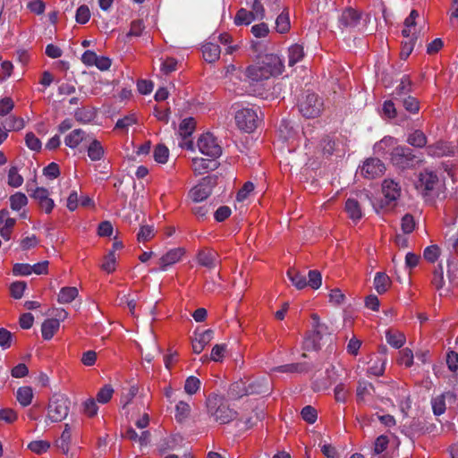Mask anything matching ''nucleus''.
Wrapping results in <instances>:
<instances>
[{
	"mask_svg": "<svg viewBox=\"0 0 458 458\" xmlns=\"http://www.w3.org/2000/svg\"><path fill=\"white\" fill-rule=\"evenodd\" d=\"M199 151L208 157L216 159L222 153V148L213 134L207 132L199 136L197 141Z\"/></svg>",
	"mask_w": 458,
	"mask_h": 458,
	"instance_id": "10",
	"label": "nucleus"
},
{
	"mask_svg": "<svg viewBox=\"0 0 458 458\" xmlns=\"http://www.w3.org/2000/svg\"><path fill=\"white\" fill-rule=\"evenodd\" d=\"M31 197L38 203L40 208L46 212L50 213L55 206L54 200L49 198V192L46 188L38 187L31 193Z\"/></svg>",
	"mask_w": 458,
	"mask_h": 458,
	"instance_id": "17",
	"label": "nucleus"
},
{
	"mask_svg": "<svg viewBox=\"0 0 458 458\" xmlns=\"http://www.w3.org/2000/svg\"><path fill=\"white\" fill-rule=\"evenodd\" d=\"M198 263L207 268L212 269L219 263L218 254L211 249H203L198 252Z\"/></svg>",
	"mask_w": 458,
	"mask_h": 458,
	"instance_id": "18",
	"label": "nucleus"
},
{
	"mask_svg": "<svg viewBox=\"0 0 458 458\" xmlns=\"http://www.w3.org/2000/svg\"><path fill=\"white\" fill-rule=\"evenodd\" d=\"M216 159L193 157L191 168L196 174H203L216 168Z\"/></svg>",
	"mask_w": 458,
	"mask_h": 458,
	"instance_id": "19",
	"label": "nucleus"
},
{
	"mask_svg": "<svg viewBox=\"0 0 458 458\" xmlns=\"http://www.w3.org/2000/svg\"><path fill=\"white\" fill-rule=\"evenodd\" d=\"M272 370L281 373L302 372L305 370V367L300 363H292L276 367Z\"/></svg>",
	"mask_w": 458,
	"mask_h": 458,
	"instance_id": "48",
	"label": "nucleus"
},
{
	"mask_svg": "<svg viewBox=\"0 0 458 458\" xmlns=\"http://www.w3.org/2000/svg\"><path fill=\"white\" fill-rule=\"evenodd\" d=\"M391 284L390 277L384 272H377L374 277V288L377 293L382 294L387 291Z\"/></svg>",
	"mask_w": 458,
	"mask_h": 458,
	"instance_id": "31",
	"label": "nucleus"
},
{
	"mask_svg": "<svg viewBox=\"0 0 458 458\" xmlns=\"http://www.w3.org/2000/svg\"><path fill=\"white\" fill-rule=\"evenodd\" d=\"M322 108V100L314 93H307L299 104L300 112L307 118H315L318 116Z\"/></svg>",
	"mask_w": 458,
	"mask_h": 458,
	"instance_id": "9",
	"label": "nucleus"
},
{
	"mask_svg": "<svg viewBox=\"0 0 458 458\" xmlns=\"http://www.w3.org/2000/svg\"><path fill=\"white\" fill-rule=\"evenodd\" d=\"M269 389V383L266 377L256 378L248 382H237L231 387V391L239 396L267 394Z\"/></svg>",
	"mask_w": 458,
	"mask_h": 458,
	"instance_id": "6",
	"label": "nucleus"
},
{
	"mask_svg": "<svg viewBox=\"0 0 458 458\" xmlns=\"http://www.w3.org/2000/svg\"><path fill=\"white\" fill-rule=\"evenodd\" d=\"M191 407L189 403L179 401L175 405L174 418L179 423H184L190 419Z\"/></svg>",
	"mask_w": 458,
	"mask_h": 458,
	"instance_id": "27",
	"label": "nucleus"
},
{
	"mask_svg": "<svg viewBox=\"0 0 458 458\" xmlns=\"http://www.w3.org/2000/svg\"><path fill=\"white\" fill-rule=\"evenodd\" d=\"M246 76L251 81H261L271 77V73H267L263 68L261 62L250 65L246 70Z\"/></svg>",
	"mask_w": 458,
	"mask_h": 458,
	"instance_id": "21",
	"label": "nucleus"
},
{
	"mask_svg": "<svg viewBox=\"0 0 458 458\" xmlns=\"http://www.w3.org/2000/svg\"><path fill=\"white\" fill-rule=\"evenodd\" d=\"M213 338V331L207 329L202 333L199 334L192 340V350L195 353H200L206 345H208Z\"/></svg>",
	"mask_w": 458,
	"mask_h": 458,
	"instance_id": "23",
	"label": "nucleus"
},
{
	"mask_svg": "<svg viewBox=\"0 0 458 458\" xmlns=\"http://www.w3.org/2000/svg\"><path fill=\"white\" fill-rule=\"evenodd\" d=\"M290 18L287 12L280 13L276 20V29L279 33H285L290 30Z\"/></svg>",
	"mask_w": 458,
	"mask_h": 458,
	"instance_id": "42",
	"label": "nucleus"
},
{
	"mask_svg": "<svg viewBox=\"0 0 458 458\" xmlns=\"http://www.w3.org/2000/svg\"><path fill=\"white\" fill-rule=\"evenodd\" d=\"M301 418L310 424H313L318 418V412L316 409L310 405H307L302 408L301 411Z\"/></svg>",
	"mask_w": 458,
	"mask_h": 458,
	"instance_id": "53",
	"label": "nucleus"
},
{
	"mask_svg": "<svg viewBox=\"0 0 458 458\" xmlns=\"http://www.w3.org/2000/svg\"><path fill=\"white\" fill-rule=\"evenodd\" d=\"M83 412L89 416L93 417L98 413V407L96 403L95 399L89 398L82 403Z\"/></svg>",
	"mask_w": 458,
	"mask_h": 458,
	"instance_id": "60",
	"label": "nucleus"
},
{
	"mask_svg": "<svg viewBox=\"0 0 458 458\" xmlns=\"http://www.w3.org/2000/svg\"><path fill=\"white\" fill-rule=\"evenodd\" d=\"M385 165L377 158L367 159L361 168V174L369 179H373L382 175L385 172Z\"/></svg>",
	"mask_w": 458,
	"mask_h": 458,
	"instance_id": "15",
	"label": "nucleus"
},
{
	"mask_svg": "<svg viewBox=\"0 0 458 458\" xmlns=\"http://www.w3.org/2000/svg\"><path fill=\"white\" fill-rule=\"evenodd\" d=\"M25 143L26 146L33 150V151H38L41 149L42 144L40 140L35 136L34 133L29 132L25 136Z\"/></svg>",
	"mask_w": 458,
	"mask_h": 458,
	"instance_id": "58",
	"label": "nucleus"
},
{
	"mask_svg": "<svg viewBox=\"0 0 458 458\" xmlns=\"http://www.w3.org/2000/svg\"><path fill=\"white\" fill-rule=\"evenodd\" d=\"M309 281L308 285L313 290H318L322 284V276L318 270H310L308 273Z\"/></svg>",
	"mask_w": 458,
	"mask_h": 458,
	"instance_id": "49",
	"label": "nucleus"
},
{
	"mask_svg": "<svg viewBox=\"0 0 458 458\" xmlns=\"http://www.w3.org/2000/svg\"><path fill=\"white\" fill-rule=\"evenodd\" d=\"M445 185V182L438 174L429 169H425L418 175L415 182L416 189L424 196H438Z\"/></svg>",
	"mask_w": 458,
	"mask_h": 458,
	"instance_id": "3",
	"label": "nucleus"
},
{
	"mask_svg": "<svg viewBox=\"0 0 458 458\" xmlns=\"http://www.w3.org/2000/svg\"><path fill=\"white\" fill-rule=\"evenodd\" d=\"M407 142L415 148H423L427 144V138L420 131H414L408 136Z\"/></svg>",
	"mask_w": 458,
	"mask_h": 458,
	"instance_id": "41",
	"label": "nucleus"
},
{
	"mask_svg": "<svg viewBox=\"0 0 458 458\" xmlns=\"http://www.w3.org/2000/svg\"><path fill=\"white\" fill-rule=\"evenodd\" d=\"M16 397L19 403L21 406L26 407L30 405L32 402L33 390L30 386L19 387L16 393Z\"/></svg>",
	"mask_w": 458,
	"mask_h": 458,
	"instance_id": "37",
	"label": "nucleus"
},
{
	"mask_svg": "<svg viewBox=\"0 0 458 458\" xmlns=\"http://www.w3.org/2000/svg\"><path fill=\"white\" fill-rule=\"evenodd\" d=\"M370 19L369 14H362L352 8H348L339 17V27L342 30L357 29L360 31L365 32Z\"/></svg>",
	"mask_w": 458,
	"mask_h": 458,
	"instance_id": "5",
	"label": "nucleus"
},
{
	"mask_svg": "<svg viewBox=\"0 0 458 458\" xmlns=\"http://www.w3.org/2000/svg\"><path fill=\"white\" fill-rule=\"evenodd\" d=\"M88 141L89 142V145L88 147L87 152L90 160H101L104 157L105 150L100 141L96 139L89 140Z\"/></svg>",
	"mask_w": 458,
	"mask_h": 458,
	"instance_id": "29",
	"label": "nucleus"
},
{
	"mask_svg": "<svg viewBox=\"0 0 458 458\" xmlns=\"http://www.w3.org/2000/svg\"><path fill=\"white\" fill-rule=\"evenodd\" d=\"M386 339L388 344L395 349H400L406 341L405 335L399 331L387 330Z\"/></svg>",
	"mask_w": 458,
	"mask_h": 458,
	"instance_id": "35",
	"label": "nucleus"
},
{
	"mask_svg": "<svg viewBox=\"0 0 458 458\" xmlns=\"http://www.w3.org/2000/svg\"><path fill=\"white\" fill-rule=\"evenodd\" d=\"M220 47L213 42H207L202 46V55L206 62L214 63L220 57Z\"/></svg>",
	"mask_w": 458,
	"mask_h": 458,
	"instance_id": "25",
	"label": "nucleus"
},
{
	"mask_svg": "<svg viewBox=\"0 0 458 458\" xmlns=\"http://www.w3.org/2000/svg\"><path fill=\"white\" fill-rule=\"evenodd\" d=\"M25 126V122L21 117L9 116L4 120V127L8 131H20Z\"/></svg>",
	"mask_w": 458,
	"mask_h": 458,
	"instance_id": "43",
	"label": "nucleus"
},
{
	"mask_svg": "<svg viewBox=\"0 0 458 458\" xmlns=\"http://www.w3.org/2000/svg\"><path fill=\"white\" fill-rule=\"evenodd\" d=\"M79 294V291L76 287L66 286L61 288L57 301L61 304H67L74 301Z\"/></svg>",
	"mask_w": 458,
	"mask_h": 458,
	"instance_id": "34",
	"label": "nucleus"
},
{
	"mask_svg": "<svg viewBox=\"0 0 458 458\" xmlns=\"http://www.w3.org/2000/svg\"><path fill=\"white\" fill-rule=\"evenodd\" d=\"M440 255V250L437 245L428 246L423 252V257L428 262H435Z\"/></svg>",
	"mask_w": 458,
	"mask_h": 458,
	"instance_id": "57",
	"label": "nucleus"
},
{
	"mask_svg": "<svg viewBox=\"0 0 458 458\" xmlns=\"http://www.w3.org/2000/svg\"><path fill=\"white\" fill-rule=\"evenodd\" d=\"M259 116L257 109L243 107L235 114V122L238 128L245 132L253 131L258 124Z\"/></svg>",
	"mask_w": 458,
	"mask_h": 458,
	"instance_id": "8",
	"label": "nucleus"
},
{
	"mask_svg": "<svg viewBox=\"0 0 458 458\" xmlns=\"http://www.w3.org/2000/svg\"><path fill=\"white\" fill-rule=\"evenodd\" d=\"M72 439V433L69 424L64 425V429L60 437V438L56 441L57 447L64 453L67 454L70 448V443Z\"/></svg>",
	"mask_w": 458,
	"mask_h": 458,
	"instance_id": "38",
	"label": "nucleus"
},
{
	"mask_svg": "<svg viewBox=\"0 0 458 458\" xmlns=\"http://www.w3.org/2000/svg\"><path fill=\"white\" fill-rule=\"evenodd\" d=\"M89 135L81 129L72 130L64 138L65 145L70 148H77L81 142L88 140Z\"/></svg>",
	"mask_w": 458,
	"mask_h": 458,
	"instance_id": "22",
	"label": "nucleus"
},
{
	"mask_svg": "<svg viewBox=\"0 0 458 458\" xmlns=\"http://www.w3.org/2000/svg\"><path fill=\"white\" fill-rule=\"evenodd\" d=\"M113 394V387L110 385H106L97 394V401L99 403H106L111 400Z\"/></svg>",
	"mask_w": 458,
	"mask_h": 458,
	"instance_id": "51",
	"label": "nucleus"
},
{
	"mask_svg": "<svg viewBox=\"0 0 458 458\" xmlns=\"http://www.w3.org/2000/svg\"><path fill=\"white\" fill-rule=\"evenodd\" d=\"M89 18H90L89 8L85 4L81 5L76 11V14H75L76 21L80 24H85L89 21Z\"/></svg>",
	"mask_w": 458,
	"mask_h": 458,
	"instance_id": "54",
	"label": "nucleus"
},
{
	"mask_svg": "<svg viewBox=\"0 0 458 458\" xmlns=\"http://www.w3.org/2000/svg\"><path fill=\"white\" fill-rule=\"evenodd\" d=\"M214 184V178L209 176L202 178L197 185L191 189L190 199L196 203L205 200L211 194Z\"/></svg>",
	"mask_w": 458,
	"mask_h": 458,
	"instance_id": "12",
	"label": "nucleus"
},
{
	"mask_svg": "<svg viewBox=\"0 0 458 458\" xmlns=\"http://www.w3.org/2000/svg\"><path fill=\"white\" fill-rule=\"evenodd\" d=\"M60 327V321L57 318H48L41 326L42 337L50 340Z\"/></svg>",
	"mask_w": 458,
	"mask_h": 458,
	"instance_id": "28",
	"label": "nucleus"
},
{
	"mask_svg": "<svg viewBox=\"0 0 458 458\" xmlns=\"http://www.w3.org/2000/svg\"><path fill=\"white\" fill-rule=\"evenodd\" d=\"M396 143L394 138L386 136L383 138L379 142L375 145V150L379 153H385L387 151V148L393 147Z\"/></svg>",
	"mask_w": 458,
	"mask_h": 458,
	"instance_id": "63",
	"label": "nucleus"
},
{
	"mask_svg": "<svg viewBox=\"0 0 458 458\" xmlns=\"http://www.w3.org/2000/svg\"><path fill=\"white\" fill-rule=\"evenodd\" d=\"M372 390H374L372 384L369 382H359L356 389L358 401L365 402L366 397L371 394Z\"/></svg>",
	"mask_w": 458,
	"mask_h": 458,
	"instance_id": "44",
	"label": "nucleus"
},
{
	"mask_svg": "<svg viewBox=\"0 0 458 458\" xmlns=\"http://www.w3.org/2000/svg\"><path fill=\"white\" fill-rule=\"evenodd\" d=\"M287 277L292 282L293 285L298 290H302L308 286L305 275L301 274L295 268H290L287 271Z\"/></svg>",
	"mask_w": 458,
	"mask_h": 458,
	"instance_id": "32",
	"label": "nucleus"
},
{
	"mask_svg": "<svg viewBox=\"0 0 458 458\" xmlns=\"http://www.w3.org/2000/svg\"><path fill=\"white\" fill-rule=\"evenodd\" d=\"M28 204V198L22 192H16L10 197V207L14 211H19Z\"/></svg>",
	"mask_w": 458,
	"mask_h": 458,
	"instance_id": "39",
	"label": "nucleus"
},
{
	"mask_svg": "<svg viewBox=\"0 0 458 458\" xmlns=\"http://www.w3.org/2000/svg\"><path fill=\"white\" fill-rule=\"evenodd\" d=\"M386 360L382 357H376L369 362L368 372L373 376H382L386 369Z\"/></svg>",
	"mask_w": 458,
	"mask_h": 458,
	"instance_id": "36",
	"label": "nucleus"
},
{
	"mask_svg": "<svg viewBox=\"0 0 458 458\" xmlns=\"http://www.w3.org/2000/svg\"><path fill=\"white\" fill-rule=\"evenodd\" d=\"M383 199H371V205L377 214H381L395 205L401 195V187L394 180L386 179L382 184Z\"/></svg>",
	"mask_w": 458,
	"mask_h": 458,
	"instance_id": "1",
	"label": "nucleus"
},
{
	"mask_svg": "<svg viewBox=\"0 0 458 458\" xmlns=\"http://www.w3.org/2000/svg\"><path fill=\"white\" fill-rule=\"evenodd\" d=\"M186 250L183 247L169 249L158 259V270L166 271L172 266L180 262L185 256Z\"/></svg>",
	"mask_w": 458,
	"mask_h": 458,
	"instance_id": "13",
	"label": "nucleus"
},
{
	"mask_svg": "<svg viewBox=\"0 0 458 458\" xmlns=\"http://www.w3.org/2000/svg\"><path fill=\"white\" fill-rule=\"evenodd\" d=\"M206 404L208 415L220 424L229 423L236 417V412L228 406L225 398L218 394H210Z\"/></svg>",
	"mask_w": 458,
	"mask_h": 458,
	"instance_id": "2",
	"label": "nucleus"
},
{
	"mask_svg": "<svg viewBox=\"0 0 458 458\" xmlns=\"http://www.w3.org/2000/svg\"><path fill=\"white\" fill-rule=\"evenodd\" d=\"M169 150L165 145H157L154 150V159L159 164L167 162Z\"/></svg>",
	"mask_w": 458,
	"mask_h": 458,
	"instance_id": "52",
	"label": "nucleus"
},
{
	"mask_svg": "<svg viewBox=\"0 0 458 458\" xmlns=\"http://www.w3.org/2000/svg\"><path fill=\"white\" fill-rule=\"evenodd\" d=\"M154 227L152 225H143L140 228L137 234L139 242H148L154 236Z\"/></svg>",
	"mask_w": 458,
	"mask_h": 458,
	"instance_id": "61",
	"label": "nucleus"
},
{
	"mask_svg": "<svg viewBox=\"0 0 458 458\" xmlns=\"http://www.w3.org/2000/svg\"><path fill=\"white\" fill-rule=\"evenodd\" d=\"M225 351V344H216L211 350L210 360L216 362L222 361Z\"/></svg>",
	"mask_w": 458,
	"mask_h": 458,
	"instance_id": "64",
	"label": "nucleus"
},
{
	"mask_svg": "<svg viewBox=\"0 0 458 458\" xmlns=\"http://www.w3.org/2000/svg\"><path fill=\"white\" fill-rule=\"evenodd\" d=\"M390 155L393 165L400 169L411 168L421 162L407 147H395Z\"/></svg>",
	"mask_w": 458,
	"mask_h": 458,
	"instance_id": "7",
	"label": "nucleus"
},
{
	"mask_svg": "<svg viewBox=\"0 0 458 458\" xmlns=\"http://www.w3.org/2000/svg\"><path fill=\"white\" fill-rule=\"evenodd\" d=\"M432 284L437 290H440L445 284L444 271L441 265H438L433 272Z\"/></svg>",
	"mask_w": 458,
	"mask_h": 458,
	"instance_id": "55",
	"label": "nucleus"
},
{
	"mask_svg": "<svg viewBox=\"0 0 458 458\" xmlns=\"http://www.w3.org/2000/svg\"><path fill=\"white\" fill-rule=\"evenodd\" d=\"M345 211L354 223L361 219L363 213L359 202L354 199H348L345 202Z\"/></svg>",
	"mask_w": 458,
	"mask_h": 458,
	"instance_id": "26",
	"label": "nucleus"
},
{
	"mask_svg": "<svg viewBox=\"0 0 458 458\" xmlns=\"http://www.w3.org/2000/svg\"><path fill=\"white\" fill-rule=\"evenodd\" d=\"M116 257L114 251H109L104 259L101 268L110 274L115 270Z\"/></svg>",
	"mask_w": 458,
	"mask_h": 458,
	"instance_id": "50",
	"label": "nucleus"
},
{
	"mask_svg": "<svg viewBox=\"0 0 458 458\" xmlns=\"http://www.w3.org/2000/svg\"><path fill=\"white\" fill-rule=\"evenodd\" d=\"M427 152L429 156L433 157H443L448 156L453 153L452 148L445 142H437L434 145H430L427 148Z\"/></svg>",
	"mask_w": 458,
	"mask_h": 458,
	"instance_id": "33",
	"label": "nucleus"
},
{
	"mask_svg": "<svg viewBox=\"0 0 458 458\" xmlns=\"http://www.w3.org/2000/svg\"><path fill=\"white\" fill-rule=\"evenodd\" d=\"M257 19L254 18V15L252 14V13L250 11H248L244 8H241L236 15H235V18H234V23L236 25H249L253 21H256Z\"/></svg>",
	"mask_w": 458,
	"mask_h": 458,
	"instance_id": "40",
	"label": "nucleus"
},
{
	"mask_svg": "<svg viewBox=\"0 0 458 458\" xmlns=\"http://www.w3.org/2000/svg\"><path fill=\"white\" fill-rule=\"evenodd\" d=\"M393 395L396 399L400 411L406 415L411 405L409 391L405 387H396L393 390Z\"/></svg>",
	"mask_w": 458,
	"mask_h": 458,
	"instance_id": "20",
	"label": "nucleus"
},
{
	"mask_svg": "<svg viewBox=\"0 0 458 458\" xmlns=\"http://www.w3.org/2000/svg\"><path fill=\"white\" fill-rule=\"evenodd\" d=\"M201 382L198 377L194 376H190L185 380L184 391L188 394L192 395L199 390Z\"/></svg>",
	"mask_w": 458,
	"mask_h": 458,
	"instance_id": "45",
	"label": "nucleus"
},
{
	"mask_svg": "<svg viewBox=\"0 0 458 458\" xmlns=\"http://www.w3.org/2000/svg\"><path fill=\"white\" fill-rule=\"evenodd\" d=\"M263 68L272 76L280 75L284 71V63L281 57L275 54H267L260 60Z\"/></svg>",
	"mask_w": 458,
	"mask_h": 458,
	"instance_id": "16",
	"label": "nucleus"
},
{
	"mask_svg": "<svg viewBox=\"0 0 458 458\" xmlns=\"http://www.w3.org/2000/svg\"><path fill=\"white\" fill-rule=\"evenodd\" d=\"M70 411L69 398L61 394H54L47 405V414L46 417V423L59 422L64 420Z\"/></svg>",
	"mask_w": 458,
	"mask_h": 458,
	"instance_id": "4",
	"label": "nucleus"
},
{
	"mask_svg": "<svg viewBox=\"0 0 458 458\" xmlns=\"http://www.w3.org/2000/svg\"><path fill=\"white\" fill-rule=\"evenodd\" d=\"M22 183L23 177L18 173L17 167H11L8 172V184L13 188H18Z\"/></svg>",
	"mask_w": 458,
	"mask_h": 458,
	"instance_id": "46",
	"label": "nucleus"
},
{
	"mask_svg": "<svg viewBox=\"0 0 458 458\" xmlns=\"http://www.w3.org/2000/svg\"><path fill=\"white\" fill-rule=\"evenodd\" d=\"M419 17V13L412 10L410 15L404 20V28L402 30L403 38H417L416 31V19Z\"/></svg>",
	"mask_w": 458,
	"mask_h": 458,
	"instance_id": "24",
	"label": "nucleus"
},
{
	"mask_svg": "<svg viewBox=\"0 0 458 458\" xmlns=\"http://www.w3.org/2000/svg\"><path fill=\"white\" fill-rule=\"evenodd\" d=\"M432 409L435 415H442L445 411V396L439 395L435 397L432 402Z\"/></svg>",
	"mask_w": 458,
	"mask_h": 458,
	"instance_id": "59",
	"label": "nucleus"
},
{
	"mask_svg": "<svg viewBox=\"0 0 458 458\" xmlns=\"http://www.w3.org/2000/svg\"><path fill=\"white\" fill-rule=\"evenodd\" d=\"M50 447V443L45 440L32 441L28 445V448L37 454L46 453Z\"/></svg>",
	"mask_w": 458,
	"mask_h": 458,
	"instance_id": "47",
	"label": "nucleus"
},
{
	"mask_svg": "<svg viewBox=\"0 0 458 458\" xmlns=\"http://www.w3.org/2000/svg\"><path fill=\"white\" fill-rule=\"evenodd\" d=\"M27 287V284L23 281H17L11 284L10 291L11 294L14 299H21Z\"/></svg>",
	"mask_w": 458,
	"mask_h": 458,
	"instance_id": "62",
	"label": "nucleus"
},
{
	"mask_svg": "<svg viewBox=\"0 0 458 458\" xmlns=\"http://www.w3.org/2000/svg\"><path fill=\"white\" fill-rule=\"evenodd\" d=\"M313 333L308 336L304 341V348L307 351L318 350L320 347V340L322 338L321 327L319 317L317 314L311 315Z\"/></svg>",
	"mask_w": 458,
	"mask_h": 458,
	"instance_id": "14",
	"label": "nucleus"
},
{
	"mask_svg": "<svg viewBox=\"0 0 458 458\" xmlns=\"http://www.w3.org/2000/svg\"><path fill=\"white\" fill-rule=\"evenodd\" d=\"M196 123L192 117L183 119L178 128V135L181 138L179 146L182 148L194 150V144L191 136L195 130Z\"/></svg>",
	"mask_w": 458,
	"mask_h": 458,
	"instance_id": "11",
	"label": "nucleus"
},
{
	"mask_svg": "<svg viewBox=\"0 0 458 458\" xmlns=\"http://www.w3.org/2000/svg\"><path fill=\"white\" fill-rule=\"evenodd\" d=\"M288 65L290 67L295 65L299 62H301L305 54H304V48L301 45L299 44H293L288 48Z\"/></svg>",
	"mask_w": 458,
	"mask_h": 458,
	"instance_id": "30",
	"label": "nucleus"
},
{
	"mask_svg": "<svg viewBox=\"0 0 458 458\" xmlns=\"http://www.w3.org/2000/svg\"><path fill=\"white\" fill-rule=\"evenodd\" d=\"M137 119L134 114H131L126 115L121 119H119L115 123V128L123 131L128 130L130 126L136 123Z\"/></svg>",
	"mask_w": 458,
	"mask_h": 458,
	"instance_id": "56",
	"label": "nucleus"
}]
</instances>
